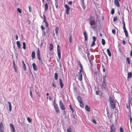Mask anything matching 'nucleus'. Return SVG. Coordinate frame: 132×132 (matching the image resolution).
Masks as SVG:
<instances>
[{
	"label": "nucleus",
	"instance_id": "obj_1",
	"mask_svg": "<svg viewBox=\"0 0 132 132\" xmlns=\"http://www.w3.org/2000/svg\"><path fill=\"white\" fill-rule=\"evenodd\" d=\"M109 101L110 104V107L113 109H114L116 108V103L114 99L111 97H110Z\"/></svg>",
	"mask_w": 132,
	"mask_h": 132
},
{
	"label": "nucleus",
	"instance_id": "obj_2",
	"mask_svg": "<svg viewBox=\"0 0 132 132\" xmlns=\"http://www.w3.org/2000/svg\"><path fill=\"white\" fill-rule=\"evenodd\" d=\"M37 56L38 57V59L39 63L41 65H42L43 63L42 61V59L40 57V50L39 48H38L37 49Z\"/></svg>",
	"mask_w": 132,
	"mask_h": 132
},
{
	"label": "nucleus",
	"instance_id": "obj_3",
	"mask_svg": "<svg viewBox=\"0 0 132 132\" xmlns=\"http://www.w3.org/2000/svg\"><path fill=\"white\" fill-rule=\"evenodd\" d=\"M81 73H83V69H80L79 72L78 73L77 75L78 80L80 81H81L82 80V76Z\"/></svg>",
	"mask_w": 132,
	"mask_h": 132
},
{
	"label": "nucleus",
	"instance_id": "obj_4",
	"mask_svg": "<svg viewBox=\"0 0 132 132\" xmlns=\"http://www.w3.org/2000/svg\"><path fill=\"white\" fill-rule=\"evenodd\" d=\"M59 105L60 109L61 110H63V111H64L65 110V107L62 103V101L61 100H60L59 101Z\"/></svg>",
	"mask_w": 132,
	"mask_h": 132
},
{
	"label": "nucleus",
	"instance_id": "obj_5",
	"mask_svg": "<svg viewBox=\"0 0 132 132\" xmlns=\"http://www.w3.org/2000/svg\"><path fill=\"white\" fill-rule=\"evenodd\" d=\"M116 128L113 124L110 127V132H115Z\"/></svg>",
	"mask_w": 132,
	"mask_h": 132
},
{
	"label": "nucleus",
	"instance_id": "obj_6",
	"mask_svg": "<svg viewBox=\"0 0 132 132\" xmlns=\"http://www.w3.org/2000/svg\"><path fill=\"white\" fill-rule=\"evenodd\" d=\"M54 108L55 110L57 113H58L60 111V109L59 107L58 106V105L57 104H54Z\"/></svg>",
	"mask_w": 132,
	"mask_h": 132
},
{
	"label": "nucleus",
	"instance_id": "obj_7",
	"mask_svg": "<svg viewBox=\"0 0 132 132\" xmlns=\"http://www.w3.org/2000/svg\"><path fill=\"white\" fill-rule=\"evenodd\" d=\"M4 128L3 124L2 122H1L0 123V132H4Z\"/></svg>",
	"mask_w": 132,
	"mask_h": 132
},
{
	"label": "nucleus",
	"instance_id": "obj_8",
	"mask_svg": "<svg viewBox=\"0 0 132 132\" xmlns=\"http://www.w3.org/2000/svg\"><path fill=\"white\" fill-rule=\"evenodd\" d=\"M90 24L92 28V29H95V28L97 26L95 22L90 23Z\"/></svg>",
	"mask_w": 132,
	"mask_h": 132
},
{
	"label": "nucleus",
	"instance_id": "obj_9",
	"mask_svg": "<svg viewBox=\"0 0 132 132\" xmlns=\"http://www.w3.org/2000/svg\"><path fill=\"white\" fill-rule=\"evenodd\" d=\"M89 23L95 22V17L93 16H90L89 18Z\"/></svg>",
	"mask_w": 132,
	"mask_h": 132
},
{
	"label": "nucleus",
	"instance_id": "obj_10",
	"mask_svg": "<svg viewBox=\"0 0 132 132\" xmlns=\"http://www.w3.org/2000/svg\"><path fill=\"white\" fill-rule=\"evenodd\" d=\"M10 126L11 131L13 132H15V129L13 125L12 124L10 123Z\"/></svg>",
	"mask_w": 132,
	"mask_h": 132
},
{
	"label": "nucleus",
	"instance_id": "obj_11",
	"mask_svg": "<svg viewBox=\"0 0 132 132\" xmlns=\"http://www.w3.org/2000/svg\"><path fill=\"white\" fill-rule=\"evenodd\" d=\"M32 66L34 70L35 71H37V68L36 65L35 63H32Z\"/></svg>",
	"mask_w": 132,
	"mask_h": 132
},
{
	"label": "nucleus",
	"instance_id": "obj_12",
	"mask_svg": "<svg viewBox=\"0 0 132 132\" xmlns=\"http://www.w3.org/2000/svg\"><path fill=\"white\" fill-rule=\"evenodd\" d=\"M59 83L60 87L61 88H62L63 87L64 85L63 84L62 79L61 78L59 79Z\"/></svg>",
	"mask_w": 132,
	"mask_h": 132
},
{
	"label": "nucleus",
	"instance_id": "obj_13",
	"mask_svg": "<svg viewBox=\"0 0 132 132\" xmlns=\"http://www.w3.org/2000/svg\"><path fill=\"white\" fill-rule=\"evenodd\" d=\"M84 35L85 38V41H87L88 40V36L86 31L84 32Z\"/></svg>",
	"mask_w": 132,
	"mask_h": 132
},
{
	"label": "nucleus",
	"instance_id": "obj_14",
	"mask_svg": "<svg viewBox=\"0 0 132 132\" xmlns=\"http://www.w3.org/2000/svg\"><path fill=\"white\" fill-rule=\"evenodd\" d=\"M114 3L115 5L116 6H117L118 7H119V3L118 0H114Z\"/></svg>",
	"mask_w": 132,
	"mask_h": 132
},
{
	"label": "nucleus",
	"instance_id": "obj_15",
	"mask_svg": "<svg viewBox=\"0 0 132 132\" xmlns=\"http://www.w3.org/2000/svg\"><path fill=\"white\" fill-rule=\"evenodd\" d=\"M7 102L9 104V111L10 112L12 110V106L11 104V102L9 101H8Z\"/></svg>",
	"mask_w": 132,
	"mask_h": 132
},
{
	"label": "nucleus",
	"instance_id": "obj_16",
	"mask_svg": "<svg viewBox=\"0 0 132 132\" xmlns=\"http://www.w3.org/2000/svg\"><path fill=\"white\" fill-rule=\"evenodd\" d=\"M57 55L58 56L59 59V60H60L61 59V51H57Z\"/></svg>",
	"mask_w": 132,
	"mask_h": 132
},
{
	"label": "nucleus",
	"instance_id": "obj_17",
	"mask_svg": "<svg viewBox=\"0 0 132 132\" xmlns=\"http://www.w3.org/2000/svg\"><path fill=\"white\" fill-rule=\"evenodd\" d=\"M16 44L19 49L21 48V45L19 41H17L16 42Z\"/></svg>",
	"mask_w": 132,
	"mask_h": 132
},
{
	"label": "nucleus",
	"instance_id": "obj_18",
	"mask_svg": "<svg viewBox=\"0 0 132 132\" xmlns=\"http://www.w3.org/2000/svg\"><path fill=\"white\" fill-rule=\"evenodd\" d=\"M22 63L23 64V68L24 70L25 71L26 70V65L23 61H22Z\"/></svg>",
	"mask_w": 132,
	"mask_h": 132
},
{
	"label": "nucleus",
	"instance_id": "obj_19",
	"mask_svg": "<svg viewBox=\"0 0 132 132\" xmlns=\"http://www.w3.org/2000/svg\"><path fill=\"white\" fill-rule=\"evenodd\" d=\"M85 110L88 112H90V109L88 106L87 105H86L85 106Z\"/></svg>",
	"mask_w": 132,
	"mask_h": 132
},
{
	"label": "nucleus",
	"instance_id": "obj_20",
	"mask_svg": "<svg viewBox=\"0 0 132 132\" xmlns=\"http://www.w3.org/2000/svg\"><path fill=\"white\" fill-rule=\"evenodd\" d=\"M31 57L33 59H34L35 58V52L34 51H33L32 53Z\"/></svg>",
	"mask_w": 132,
	"mask_h": 132
},
{
	"label": "nucleus",
	"instance_id": "obj_21",
	"mask_svg": "<svg viewBox=\"0 0 132 132\" xmlns=\"http://www.w3.org/2000/svg\"><path fill=\"white\" fill-rule=\"evenodd\" d=\"M77 63L79 64V66L80 67V69H83V67L82 66L80 62L79 61H78L77 62Z\"/></svg>",
	"mask_w": 132,
	"mask_h": 132
},
{
	"label": "nucleus",
	"instance_id": "obj_22",
	"mask_svg": "<svg viewBox=\"0 0 132 132\" xmlns=\"http://www.w3.org/2000/svg\"><path fill=\"white\" fill-rule=\"evenodd\" d=\"M126 108L128 109L129 110H130V102H129L128 104H126Z\"/></svg>",
	"mask_w": 132,
	"mask_h": 132
},
{
	"label": "nucleus",
	"instance_id": "obj_23",
	"mask_svg": "<svg viewBox=\"0 0 132 132\" xmlns=\"http://www.w3.org/2000/svg\"><path fill=\"white\" fill-rule=\"evenodd\" d=\"M132 76V74L131 72H128V73L127 78H130Z\"/></svg>",
	"mask_w": 132,
	"mask_h": 132
},
{
	"label": "nucleus",
	"instance_id": "obj_24",
	"mask_svg": "<svg viewBox=\"0 0 132 132\" xmlns=\"http://www.w3.org/2000/svg\"><path fill=\"white\" fill-rule=\"evenodd\" d=\"M77 100L79 103L82 102L81 97L80 96H78Z\"/></svg>",
	"mask_w": 132,
	"mask_h": 132
},
{
	"label": "nucleus",
	"instance_id": "obj_25",
	"mask_svg": "<svg viewBox=\"0 0 132 132\" xmlns=\"http://www.w3.org/2000/svg\"><path fill=\"white\" fill-rule=\"evenodd\" d=\"M13 67L14 69L16 72L17 71V67L15 65V63L14 61H13Z\"/></svg>",
	"mask_w": 132,
	"mask_h": 132
},
{
	"label": "nucleus",
	"instance_id": "obj_26",
	"mask_svg": "<svg viewBox=\"0 0 132 132\" xmlns=\"http://www.w3.org/2000/svg\"><path fill=\"white\" fill-rule=\"evenodd\" d=\"M54 78L55 80H57L58 79V75L57 73H55L54 74Z\"/></svg>",
	"mask_w": 132,
	"mask_h": 132
},
{
	"label": "nucleus",
	"instance_id": "obj_27",
	"mask_svg": "<svg viewBox=\"0 0 132 132\" xmlns=\"http://www.w3.org/2000/svg\"><path fill=\"white\" fill-rule=\"evenodd\" d=\"M107 52L108 53V55L110 57L111 56V54L109 49H107Z\"/></svg>",
	"mask_w": 132,
	"mask_h": 132
},
{
	"label": "nucleus",
	"instance_id": "obj_28",
	"mask_svg": "<svg viewBox=\"0 0 132 132\" xmlns=\"http://www.w3.org/2000/svg\"><path fill=\"white\" fill-rule=\"evenodd\" d=\"M53 45L52 43H50L49 46V49L50 51H51L53 49Z\"/></svg>",
	"mask_w": 132,
	"mask_h": 132
},
{
	"label": "nucleus",
	"instance_id": "obj_29",
	"mask_svg": "<svg viewBox=\"0 0 132 132\" xmlns=\"http://www.w3.org/2000/svg\"><path fill=\"white\" fill-rule=\"evenodd\" d=\"M69 36V42L70 43H71L72 42V36L71 34H70Z\"/></svg>",
	"mask_w": 132,
	"mask_h": 132
},
{
	"label": "nucleus",
	"instance_id": "obj_30",
	"mask_svg": "<svg viewBox=\"0 0 132 132\" xmlns=\"http://www.w3.org/2000/svg\"><path fill=\"white\" fill-rule=\"evenodd\" d=\"M59 29L58 27H57L55 28V31L56 34L57 35L58 33Z\"/></svg>",
	"mask_w": 132,
	"mask_h": 132
},
{
	"label": "nucleus",
	"instance_id": "obj_31",
	"mask_svg": "<svg viewBox=\"0 0 132 132\" xmlns=\"http://www.w3.org/2000/svg\"><path fill=\"white\" fill-rule=\"evenodd\" d=\"M124 33L125 34V36L127 38L128 37H129L128 36V34L127 30L124 31Z\"/></svg>",
	"mask_w": 132,
	"mask_h": 132
},
{
	"label": "nucleus",
	"instance_id": "obj_32",
	"mask_svg": "<svg viewBox=\"0 0 132 132\" xmlns=\"http://www.w3.org/2000/svg\"><path fill=\"white\" fill-rule=\"evenodd\" d=\"M22 44L23 45V49L25 50L26 49V43L25 42H23L22 43Z\"/></svg>",
	"mask_w": 132,
	"mask_h": 132
},
{
	"label": "nucleus",
	"instance_id": "obj_33",
	"mask_svg": "<svg viewBox=\"0 0 132 132\" xmlns=\"http://www.w3.org/2000/svg\"><path fill=\"white\" fill-rule=\"evenodd\" d=\"M43 22H44L46 27H47L48 26V24L46 21V20H45V21H43Z\"/></svg>",
	"mask_w": 132,
	"mask_h": 132
},
{
	"label": "nucleus",
	"instance_id": "obj_34",
	"mask_svg": "<svg viewBox=\"0 0 132 132\" xmlns=\"http://www.w3.org/2000/svg\"><path fill=\"white\" fill-rule=\"evenodd\" d=\"M102 86L104 87L105 88L106 86V83L105 82H102Z\"/></svg>",
	"mask_w": 132,
	"mask_h": 132
},
{
	"label": "nucleus",
	"instance_id": "obj_35",
	"mask_svg": "<svg viewBox=\"0 0 132 132\" xmlns=\"http://www.w3.org/2000/svg\"><path fill=\"white\" fill-rule=\"evenodd\" d=\"M80 106L81 108H83L84 107V104L82 102L79 103Z\"/></svg>",
	"mask_w": 132,
	"mask_h": 132
},
{
	"label": "nucleus",
	"instance_id": "obj_36",
	"mask_svg": "<svg viewBox=\"0 0 132 132\" xmlns=\"http://www.w3.org/2000/svg\"><path fill=\"white\" fill-rule=\"evenodd\" d=\"M126 60L128 62V63L129 65L130 64V59L129 57H127L126 58Z\"/></svg>",
	"mask_w": 132,
	"mask_h": 132
},
{
	"label": "nucleus",
	"instance_id": "obj_37",
	"mask_svg": "<svg viewBox=\"0 0 132 132\" xmlns=\"http://www.w3.org/2000/svg\"><path fill=\"white\" fill-rule=\"evenodd\" d=\"M102 44L103 45H104L105 44V40L103 39H102Z\"/></svg>",
	"mask_w": 132,
	"mask_h": 132
},
{
	"label": "nucleus",
	"instance_id": "obj_38",
	"mask_svg": "<svg viewBox=\"0 0 132 132\" xmlns=\"http://www.w3.org/2000/svg\"><path fill=\"white\" fill-rule=\"evenodd\" d=\"M118 18L117 16H116L114 17L113 19V21H114L115 22L117 21V20Z\"/></svg>",
	"mask_w": 132,
	"mask_h": 132
},
{
	"label": "nucleus",
	"instance_id": "obj_39",
	"mask_svg": "<svg viewBox=\"0 0 132 132\" xmlns=\"http://www.w3.org/2000/svg\"><path fill=\"white\" fill-rule=\"evenodd\" d=\"M70 9H66V13L68 15L69 14V11Z\"/></svg>",
	"mask_w": 132,
	"mask_h": 132
},
{
	"label": "nucleus",
	"instance_id": "obj_40",
	"mask_svg": "<svg viewBox=\"0 0 132 132\" xmlns=\"http://www.w3.org/2000/svg\"><path fill=\"white\" fill-rule=\"evenodd\" d=\"M69 107H70V109L72 111V113H73L74 112V110H73V108L71 107V105H69Z\"/></svg>",
	"mask_w": 132,
	"mask_h": 132
},
{
	"label": "nucleus",
	"instance_id": "obj_41",
	"mask_svg": "<svg viewBox=\"0 0 132 132\" xmlns=\"http://www.w3.org/2000/svg\"><path fill=\"white\" fill-rule=\"evenodd\" d=\"M67 132H71V128H69L67 129Z\"/></svg>",
	"mask_w": 132,
	"mask_h": 132
},
{
	"label": "nucleus",
	"instance_id": "obj_42",
	"mask_svg": "<svg viewBox=\"0 0 132 132\" xmlns=\"http://www.w3.org/2000/svg\"><path fill=\"white\" fill-rule=\"evenodd\" d=\"M27 120L29 122H30L31 121V119L29 117H27Z\"/></svg>",
	"mask_w": 132,
	"mask_h": 132
},
{
	"label": "nucleus",
	"instance_id": "obj_43",
	"mask_svg": "<svg viewBox=\"0 0 132 132\" xmlns=\"http://www.w3.org/2000/svg\"><path fill=\"white\" fill-rule=\"evenodd\" d=\"M112 33L114 35L116 34V30L115 29H113L112 30Z\"/></svg>",
	"mask_w": 132,
	"mask_h": 132
},
{
	"label": "nucleus",
	"instance_id": "obj_44",
	"mask_svg": "<svg viewBox=\"0 0 132 132\" xmlns=\"http://www.w3.org/2000/svg\"><path fill=\"white\" fill-rule=\"evenodd\" d=\"M45 6V8H48V6L47 4V3H46L44 4Z\"/></svg>",
	"mask_w": 132,
	"mask_h": 132
},
{
	"label": "nucleus",
	"instance_id": "obj_45",
	"mask_svg": "<svg viewBox=\"0 0 132 132\" xmlns=\"http://www.w3.org/2000/svg\"><path fill=\"white\" fill-rule=\"evenodd\" d=\"M30 94L31 98H32V94L31 90L30 91Z\"/></svg>",
	"mask_w": 132,
	"mask_h": 132
},
{
	"label": "nucleus",
	"instance_id": "obj_46",
	"mask_svg": "<svg viewBox=\"0 0 132 132\" xmlns=\"http://www.w3.org/2000/svg\"><path fill=\"white\" fill-rule=\"evenodd\" d=\"M43 21H45V20H46V18L45 15H43Z\"/></svg>",
	"mask_w": 132,
	"mask_h": 132
},
{
	"label": "nucleus",
	"instance_id": "obj_47",
	"mask_svg": "<svg viewBox=\"0 0 132 132\" xmlns=\"http://www.w3.org/2000/svg\"><path fill=\"white\" fill-rule=\"evenodd\" d=\"M114 9H112L111 10V14H114Z\"/></svg>",
	"mask_w": 132,
	"mask_h": 132
},
{
	"label": "nucleus",
	"instance_id": "obj_48",
	"mask_svg": "<svg viewBox=\"0 0 132 132\" xmlns=\"http://www.w3.org/2000/svg\"><path fill=\"white\" fill-rule=\"evenodd\" d=\"M120 132H123V129L121 127L120 128Z\"/></svg>",
	"mask_w": 132,
	"mask_h": 132
},
{
	"label": "nucleus",
	"instance_id": "obj_49",
	"mask_svg": "<svg viewBox=\"0 0 132 132\" xmlns=\"http://www.w3.org/2000/svg\"><path fill=\"white\" fill-rule=\"evenodd\" d=\"M106 76H105V77H103V82H105V81H106V79L105 78V77Z\"/></svg>",
	"mask_w": 132,
	"mask_h": 132
},
{
	"label": "nucleus",
	"instance_id": "obj_50",
	"mask_svg": "<svg viewBox=\"0 0 132 132\" xmlns=\"http://www.w3.org/2000/svg\"><path fill=\"white\" fill-rule=\"evenodd\" d=\"M93 41H95V42L96 41V37L95 36H94L93 37Z\"/></svg>",
	"mask_w": 132,
	"mask_h": 132
},
{
	"label": "nucleus",
	"instance_id": "obj_51",
	"mask_svg": "<svg viewBox=\"0 0 132 132\" xmlns=\"http://www.w3.org/2000/svg\"><path fill=\"white\" fill-rule=\"evenodd\" d=\"M57 51L60 50V47H59V45H57Z\"/></svg>",
	"mask_w": 132,
	"mask_h": 132
},
{
	"label": "nucleus",
	"instance_id": "obj_52",
	"mask_svg": "<svg viewBox=\"0 0 132 132\" xmlns=\"http://www.w3.org/2000/svg\"><path fill=\"white\" fill-rule=\"evenodd\" d=\"M95 41H93L91 45V46H94L95 44Z\"/></svg>",
	"mask_w": 132,
	"mask_h": 132
},
{
	"label": "nucleus",
	"instance_id": "obj_53",
	"mask_svg": "<svg viewBox=\"0 0 132 132\" xmlns=\"http://www.w3.org/2000/svg\"><path fill=\"white\" fill-rule=\"evenodd\" d=\"M17 11L20 13H21V10H20V9H17Z\"/></svg>",
	"mask_w": 132,
	"mask_h": 132
},
{
	"label": "nucleus",
	"instance_id": "obj_54",
	"mask_svg": "<svg viewBox=\"0 0 132 132\" xmlns=\"http://www.w3.org/2000/svg\"><path fill=\"white\" fill-rule=\"evenodd\" d=\"M122 43V44L123 45H125L126 44V42L124 40H123Z\"/></svg>",
	"mask_w": 132,
	"mask_h": 132
},
{
	"label": "nucleus",
	"instance_id": "obj_55",
	"mask_svg": "<svg viewBox=\"0 0 132 132\" xmlns=\"http://www.w3.org/2000/svg\"><path fill=\"white\" fill-rule=\"evenodd\" d=\"M41 29L42 30H43L45 29V28L44 27L43 25H42L41 26Z\"/></svg>",
	"mask_w": 132,
	"mask_h": 132
},
{
	"label": "nucleus",
	"instance_id": "obj_56",
	"mask_svg": "<svg viewBox=\"0 0 132 132\" xmlns=\"http://www.w3.org/2000/svg\"><path fill=\"white\" fill-rule=\"evenodd\" d=\"M123 28L124 31L127 30L125 26H123Z\"/></svg>",
	"mask_w": 132,
	"mask_h": 132
},
{
	"label": "nucleus",
	"instance_id": "obj_57",
	"mask_svg": "<svg viewBox=\"0 0 132 132\" xmlns=\"http://www.w3.org/2000/svg\"><path fill=\"white\" fill-rule=\"evenodd\" d=\"M92 122L96 124V122L94 119H93L92 120Z\"/></svg>",
	"mask_w": 132,
	"mask_h": 132
},
{
	"label": "nucleus",
	"instance_id": "obj_58",
	"mask_svg": "<svg viewBox=\"0 0 132 132\" xmlns=\"http://www.w3.org/2000/svg\"><path fill=\"white\" fill-rule=\"evenodd\" d=\"M90 64H91V66H92L93 65V62L92 61H90Z\"/></svg>",
	"mask_w": 132,
	"mask_h": 132
},
{
	"label": "nucleus",
	"instance_id": "obj_59",
	"mask_svg": "<svg viewBox=\"0 0 132 132\" xmlns=\"http://www.w3.org/2000/svg\"><path fill=\"white\" fill-rule=\"evenodd\" d=\"M72 1H70L68 3V4L69 5H71L72 4Z\"/></svg>",
	"mask_w": 132,
	"mask_h": 132
},
{
	"label": "nucleus",
	"instance_id": "obj_60",
	"mask_svg": "<svg viewBox=\"0 0 132 132\" xmlns=\"http://www.w3.org/2000/svg\"><path fill=\"white\" fill-rule=\"evenodd\" d=\"M52 85L54 87V88H55L56 87V85L53 82L52 83Z\"/></svg>",
	"mask_w": 132,
	"mask_h": 132
},
{
	"label": "nucleus",
	"instance_id": "obj_61",
	"mask_svg": "<svg viewBox=\"0 0 132 132\" xmlns=\"http://www.w3.org/2000/svg\"><path fill=\"white\" fill-rule=\"evenodd\" d=\"M65 7L66 8H70L68 6V5L67 4H65Z\"/></svg>",
	"mask_w": 132,
	"mask_h": 132
},
{
	"label": "nucleus",
	"instance_id": "obj_62",
	"mask_svg": "<svg viewBox=\"0 0 132 132\" xmlns=\"http://www.w3.org/2000/svg\"><path fill=\"white\" fill-rule=\"evenodd\" d=\"M15 39L16 40H17L18 39V37L17 35H15Z\"/></svg>",
	"mask_w": 132,
	"mask_h": 132
},
{
	"label": "nucleus",
	"instance_id": "obj_63",
	"mask_svg": "<svg viewBox=\"0 0 132 132\" xmlns=\"http://www.w3.org/2000/svg\"><path fill=\"white\" fill-rule=\"evenodd\" d=\"M103 72H105V69L104 66H103Z\"/></svg>",
	"mask_w": 132,
	"mask_h": 132
},
{
	"label": "nucleus",
	"instance_id": "obj_64",
	"mask_svg": "<svg viewBox=\"0 0 132 132\" xmlns=\"http://www.w3.org/2000/svg\"><path fill=\"white\" fill-rule=\"evenodd\" d=\"M130 55L131 56H132V50H131L130 51Z\"/></svg>",
	"mask_w": 132,
	"mask_h": 132
}]
</instances>
